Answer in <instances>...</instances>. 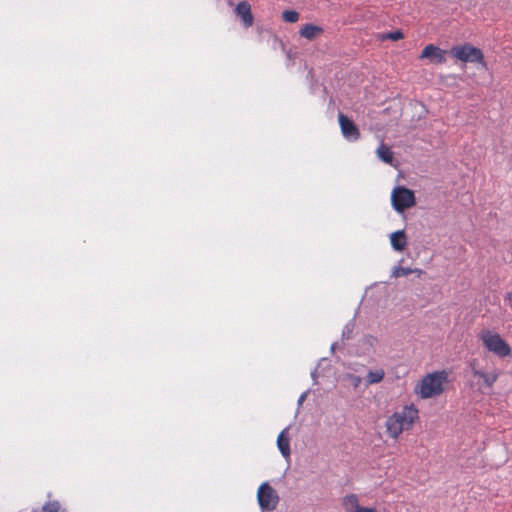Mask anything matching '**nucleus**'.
Here are the masks:
<instances>
[{
  "label": "nucleus",
  "instance_id": "1",
  "mask_svg": "<svg viewBox=\"0 0 512 512\" xmlns=\"http://www.w3.org/2000/svg\"><path fill=\"white\" fill-rule=\"evenodd\" d=\"M419 421V410L413 403L402 406L394 411L385 421L387 435L393 439H399L403 432L412 430L414 424Z\"/></svg>",
  "mask_w": 512,
  "mask_h": 512
},
{
  "label": "nucleus",
  "instance_id": "2",
  "mask_svg": "<svg viewBox=\"0 0 512 512\" xmlns=\"http://www.w3.org/2000/svg\"><path fill=\"white\" fill-rule=\"evenodd\" d=\"M448 376L445 370L428 373L417 383L414 393L424 400L436 398L445 391Z\"/></svg>",
  "mask_w": 512,
  "mask_h": 512
},
{
  "label": "nucleus",
  "instance_id": "3",
  "mask_svg": "<svg viewBox=\"0 0 512 512\" xmlns=\"http://www.w3.org/2000/svg\"><path fill=\"white\" fill-rule=\"evenodd\" d=\"M479 339L487 351L500 358H505L511 354V347L497 332L488 329L483 330L479 334Z\"/></svg>",
  "mask_w": 512,
  "mask_h": 512
},
{
  "label": "nucleus",
  "instance_id": "4",
  "mask_svg": "<svg viewBox=\"0 0 512 512\" xmlns=\"http://www.w3.org/2000/svg\"><path fill=\"white\" fill-rule=\"evenodd\" d=\"M450 54L463 63H479L483 68H486L483 52L469 43L453 46Z\"/></svg>",
  "mask_w": 512,
  "mask_h": 512
},
{
  "label": "nucleus",
  "instance_id": "5",
  "mask_svg": "<svg viewBox=\"0 0 512 512\" xmlns=\"http://www.w3.org/2000/svg\"><path fill=\"white\" fill-rule=\"evenodd\" d=\"M257 501L263 512H271L277 508L280 498L277 491L268 482H263L257 491Z\"/></svg>",
  "mask_w": 512,
  "mask_h": 512
},
{
  "label": "nucleus",
  "instance_id": "6",
  "mask_svg": "<svg viewBox=\"0 0 512 512\" xmlns=\"http://www.w3.org/2000/svg\"><path fill=\"white\" fill-rule=\"evenodd\" d=\"M391 204L398 213L404 212L415 205L414 192L403 186L395 187L391 193Z\"/></svg>",
  "mask_w": 512,
  "mask_h": 512
},
{
  "label": "nucleus",
  "instance_id": "7",
  "mask_svg": "<svg viewBox=\"0 0 512 512\" xmlns=\"http://www.w3.org/2000/svg\"><path fill=\"white\" fill-rule=\"evenodd\" d=\"M472 375L477 378L476 385L479 391H485L488 389H492L496 381L500 376V371L497 369H493L491 371H484L471 365Z\"/></svg>",
  "mask_w": 512,
  "mask_h": 512
},
{
  "label": "nucleus",
  "instance_id": "8",
  "mask_svg": "<svg viewBox=\"0 0 512 512\" xmlns=\"http://www.w3.org/2000/svg\"><path fill=\"white\" fill-rule=\"evenodd\" d=\"M446 54L447 51L441 49L440 47L434 44H428L422 50L419 59H428L430 63L439 65L446 62Z\"/></svg>",
  "mask_w": 512,
  "mask_h": 512
},
{
  "label": "nucleus",
  "instance_id": "9",
  "mask_svg": "<svg viewBox=\"0 0 512 512\" xmlns=\"http://www.w3.org/2000/svg\"><path fill=\"white\" fill-rule=\"evenodd\" d=\"M338 121L341 133L346 140L354 142L360 138L359 129L347 116H345L343 113H339Z\"/></svg>",
  "mask_w": 512,
  "mask_h": 512
},
{
  "label": "nucleus",
  "instance_id": "10",
  "mask_svg": "<svg viewBox=\"0 0 512 512\" xmlns=\"http://www.w3.org/2000/svg\"><path fill=\"white\" fill-rule=\"evenodd\" d=\"M342 507L344 512H378L377 508L374 506H361L356 494H348L344 496L342 499Z\"/></svg>",
  "mask_w": 512,
  "mask_h": 512
},
{
  "label": "nucleus",
  "instance_id": "11",
  "mask_svg": "<svg viewBox=\"0 0 512 512\" xmlns=\"http://www.w3.org/2000/svg\"><path fill=\"white\" fill-rule=\"evenodd\" d=\"M235 12L241 18L246 27H250L252 25L253 16L251 13V7L248 2L242 1L238 3Z\"/></svg>",
  "mask_w": 512,
  "mask_h": 512
},
{
  "label": "nucleus",
  "instance_id": "12",
  "mask_svg": "<svg viewBox=\"0 0 512 512\" xmlns=\"http://www.w3.org/2000/svg\"><path fill=\"white\" fill-rule=\"evenodd\" d=\"M288 430H289V428L283 429L277 437V447H278L281 455L286 459H288L291 454Z\"/></svg>",
  "mask_w": 512,
  "mask_h": 512
},
{
  "label": "nucleus",
  "instance_id": "13",
  "mask_svg": "<svg viewBox=\"0 0 512 512\" xmlns=\"http://www.w3.org/2000/svg\"><path fill=\"white\" fill-rule=\"evenodd\" d=\"M390 244L395 251H403L407 246V236L404 230L392 232L389 236Z\"/></svg>",
  "mask_w": 512,
  "mask_h": 512
},
{
  "label": "nucleus",
  "instance_id": "14",
  "mask_svg": "<svg viewBox=\"0 0 512 512\" xmlns=\"http://www.w3.org/2000/svg\"><path fill=\"white\" fill-rule=\"evenodd\" d=\"M322 33V27L314 24H306L299 31L300 36L306 38L307 40H313L319 37Z\"/></svg>",
  "mask_w": 512,
  "mask_h": 512
},
{
  "label": "nucleus",
  "instance_id": "15",
  "mask_svg": "<svg viewBox=\"0 0 512 512\" xmlns=\"http://www.w3.org/2000/svg\"><path fill=\"white\" fill-rule=\"evenodd\" d=\"M384 377L385 371L383 368L370 369L365 376L366 385L378 384L383 381Z\"/></svg>",
  "mask_w": 512,
  "mask_h": 512
},
{
  "label": "nucleus",
  "instance_id": "16",
  "mask_svg": "<svg viewBox=\"0 0 512 512\" xmlns=\"http://www.w3.org/2000/svg\"><path fill=\"white\" fill-rule=\"evenodd\" d=\"M416 274L417 277H421V275L424 273L423 270L421 269H418V268H415V269H411V268H405V267H401L400 265L398 266H394L392 271H391V276L393 278H400V277H403V276H407L409 274Z\"/></svg>",
  "mask_w": 512,
  "mask_h": 512
},
{
  "label": "nucleus",
  "instance_id": "17",
  "mask_svg": "<svg viewBox=\"0 0 512 512\" xmlns=\"http://www.w3.org/2000/svg\"><path fill=\"white\" fill-rule=\"evenodd\" d=\"M378 158L386 164L393 165L394 155L392 150L385 144L379 145L376 150Z\"/></svg>",
  "mask_w": 512,
  "mask_h": 512
},
{
  "label": "nucleus",
  "instance_id": "18",
  "mask_svg": "<svg viewBox=\"0 0 512 512\" xmlns=\"http://www.w3.org/2000/svg\"><path fill=\"white\" fill-rule=\"evenodd\" d=\"M282 18L288 23H295L299 20V13L295 10H286L282 13Z\"/></svg>",
  "mask_w": 512,
  "mask_h": 512
},
{
  "label": "nucleus",
  "instance_id": "19",
  "mask_svg": "<svg viewBox=\"0 0 512 512\" xmlns=\"http://www.w3.org/2000/svg\"><path fill=\"white\" fill-rule=\"evenodd\" d=\"M42 509L45 512H58L60 510V504L57 501L48 502Z\"/></svg>",
  "mask_w": 512,
  "mask_h": 512
},
{
  "label": "nucleus",
  "instance_id": "20",
  "mask_svg": "<svg viewBox=\"0 0 512 512\" xmlns=\"http://www.w3.org/2000/svg\"><path fill=\"white\" fill-rule=\"evenodd\" d=\"M382 38L390 39L392 41H397V40H400L403 38V33L401 31L397 30V31L385 34Z\"/></svg>",
  "mask_w": 512,
  "mask_h": 512
},
{
  "label": "nucleus",
  "instance_id": "21",
  "mask_svg": "<svg viewBox=\"0 0 512 512\" xmlns=\"http://www.w3.org/2000/svg\"><path fill=\"white\" fill-rule=\"evenodd\" d=\"M348 378L350 379L351 384L353 385L354 388H358L362 381V379L356 375H349Z\"/></svg>",
  "mask_w": 512,
  "mask_h": 512
},
{
  "label": "nucleus",
  "instance_id": "22",
  "mask_svg": "<svg viewBox=\"0 0 512 512\" xmlns=\"http://www.w3.org/2000/svg\"><path fill=\"white\" fill-rule=\"evenodd\" d=\"M505 301L508 303L509 307L512 309V292H509L506 294Z\"/></svg>",
  "mask_w": 512,
  "mask_h": 512
},
{
  "label": "nucleus",
  "instance_id": "23",
  "mask_svg": "<svg viewBox=\"0 0 512 512\" xmlns=\"http://www.w3.org/2000/svg\"><path fill=\"white\" fill-rule=\"evenodd\" d=\"M350 333H351V329H349V327L346 326L343 331V337H346L347 339H349L351 337Z\"/></svg>",
  "mask_w": 512,
  "mask_h": 512
},
{
  "label": "nucleus",
  "instance_id": "24",
  "mask_svg": "<svg viewBox=\"0 0 512 512\" xmlns=\"http://www.w3.org/2000/svg\"><path fill=\"white\" fill-rule=\"evenodd\" d=\"M306 396H307V393H306V392H304L303 394H301V396H300V397H299V399H298V404H299V405H301V404L303 403V401L305 400Z\"/></svg>",
  "mask_w": 512,
  "mask_h": 512
},
{
  "label": "nucleus",
  "instance_id": "25",
  "mask_svg": "<svg viewBox=\"0 0 512 512\" xmlns=\"http://www.w3.org/2000/svg\"><path fill=\"white\" fill-rule=\"evenodd\" d=\"M312 378L315 379L316 378V370L314 372H312Z\"/></svg>",
  "mask_w": 512,
  "mask_h": 512
}]
</instances>
